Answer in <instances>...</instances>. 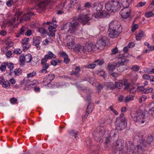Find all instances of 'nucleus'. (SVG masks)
I'll use <instances>...</instances> for the list:
<instances>
[{"label": "nucleus", "mask_w": 154, "mask_h": 154, "mask_svg": "<svg viewBox=\"0 0 154 154\" xmlns=\"http://www.w3.org/2000/svg\"><path fill=\"white\" fill-rule=\"evenodd\" d=\"M85 10H81L79 17H74L72 21L63 24L62 27V29L66 32L73 33L78 29L79 25V22L81 23L83 25L88 23L91 19V16L87 14L83 15L82 13Z\"/></svg>", "instance_id": "nucleus-1"}, {"label": "nucleus", "mask_w": 154, "mask_h": 154, "mask_svg": "<svg viewBox=\"0 0 154 154\" xmlns=\"http://www.w3.org/2000/svg\"><path fill=\"white\" fill-rule=\"evenodd\" d=\"M131 116L137 125L141 126L146 125L149 122V119L140 112H136Z\"/></svg>", "instance_id": "nucleus-2"}, {"label": "nucleus", "mask_w": 154, "mask_h": 154, "mask_svg": "<svg viewBox=\"0 0 154 154\" xmlns=\"http://www.w3.org/2000/svg\"><path fill=\"white\" fill-rule=\"evenodd\" d=\"M121 7L119 2L117 1H109L105 5L106 9L111 13H114L119 11Z\"/></svg>", "instance_id": "nucleus-3"}, {"label": "nucleus", "mask_w": 154, "mask_h": 154, "mask_svg": "<svg viewBox=\"0 0 154 154\" xmlns=\"http://www.w3.org/2000/svg\"><path fill=\"white\" fill-rule=\"evenodd\" d=\"M153 136L151 135H149L147 137L146 141L142 139L140 141V143L137 145V148L138 150H143L148 145H152L154 144V134Z\"/></svg>", "instance_id": "nucleus-4"}, {"label": "nucleus", "mask_w": 154, "mask_h": 154, "mask_svg": "<svg viewBox=\"0 0 154 154\" xmlns=\"http://www.w3.org/2000/svg\"><path fill=\"white\" fill-rule=\"evenodd\" d=\"M105 132L104 127L103 126L98 127L93 133V136L95 140L100 142L102 139Z\"/></svg>", "instance_id": "nucleus-5"}, {"label": "nucleus", "mask_w": 154, "mask_h": 154, "mask_svg": "<svg viewBox=\"0 0 154 154\" xmlns=\"http://www.w3.org/2000/svg\"><path fill=\"white\" fill-rule=\"evenodd\" d=\"M116 122L117 123L116 127L118 130H122L126 127L127 121L124 113H122L119 116L116 118Z\"/></svg>", "instance_id": "nucleus-6"}, {"label": "nucleus", "mask_w": 154, "mask_h": 154, "mask_svg": "<svg viewBox=\"0 0 154 154\" xmlns=\"http://www.w3.org/2000/svg\"><path fill=\"white\" fill-rule=\"evenodd\" d=\"M109 28L119 32H122V27L120 23L116 21H113L109 25Z\"/></svg>", "instance_id": "nucleus-7"}, {"label": "nucleus", "mask_w": 154, "mask_h": 154, "mask_svg": "<svg viewBox=\"0 0 154 154\" xmlns=\"http://www.w3.org/2000/svg\"><path fill=\"white\" fill-rule=\"evenodd\" d=\"M48 60H45V59L43 58H42L41 60V66L42 69L39 72L40 73H46L47 72V69L49 66V63L48 62Z\"/></svg>", "instance_id": "nucleus-8"}, {"label": "nucleus", "mask_w": 154, "mask_h": 154, "mask_svg": "<svg viewBox=\"0 0 154 154\" xmlns=\"http://www.w3.org/2000/svg\"><path fill=\"white\" fill-rule=\"evenodd\" d=\"M115 85L116 88H118L119 89H120L122 85H124L125 87L124 89L126 90L130 87V83L128 82L127 80L126 79H124L122 80L121 82H116L115 84Z\"/></svg>", "instance_id": "nucleus-9"}, {"label": "nucleus", "mask_w": 154, "mask_h": 154, "mask_svg": "<svg viewBox=\"0 0 154 154\" xmlns=\"http://www.w3.org/2000/svg\"><path fill=\"white\" fill-rule=\"evenodd\" d=\"M131 13V8H124L120 12V14L124 18H127L130 15Z\"/></svg>", "instance_id": "nucleus-10"}, {"label": "nucleus", "mask_w": 154, "mask_h": 154, "mask_svg": "<svg viewBox=\"0 0 154 154\" xmlns=\"http://www.w3.org/2000/svg\"><path fill=\"white\" fill-rule=\"evenodd\" d=\"M106 38L105 37L101 38L97 42L96 46L98 49H103L106 45Z\"/></svg>", "instance_id": "nucleus-11"}, {"label": "nucleus", "mask_w": 154, "mask_h": 154, "mask_svg": "<svg viewBox=\"0 0 154 154\" xmlns=\"http://www.w3.org/2000/svg\"><path fill=\"white\" fill-rule=\"evenodd\" d=\"M95 48V45L92 43H86L84 46L83 47L82 49V51L84 52H91L93 51Z\"/></svg>", "instance_id": "nucleus-12"}, {"label": "nucleus", "mask_w": 154, "mask_h": 154, "mask_svg": "<svg viewBox=\"0 0 154 154\" xmlns=\"http://www.w3.org/2000/svg\"><path fill=\"white\" fill-rule=\"evenodd\" d=\"M121 32L109 28L107 33L111 38H113L117 37Z\"/></svg>", "instance_id": "nucleus-13"}, {"label": "nucleus", "mask_w": 154, "mask_h": 154, "mask_svg": "<svg viewBox=\"0 0 154 154\" xmlns=\"http://www.w3.org/2000/svg\"><path fill=\"white\" fill-rule=\"evenodd\" d=\"M29 38H25L22 40L21 42L24 51L27 50L30 47V44L29 43Z\"/></svg>", "instance_id": "nucleus-14"}, {"label": "nucleus", "mask_w": 154, "mask_h": 154, "mask_svg": "<svg viewBox=\"0 0 154 154\" xmlns=\"http://www.w3.org/2000/svg\"><path fill=\"white\" fill-rule=\"evenodd\" d=\"M138 91L139 92H141L142 94H147L151 92L153 90L151 88L149 89H145L143 86H138L137 88Z\"/></svg>", "instance_id": "nucleus-15"}, {"label": "nucleus", "mask_w": 154, "mask_h": 154, "mask_svg": "<svg viewBox=\"0 0 154 154\" xmlns=\"http://www.w3.org/2000/svg\"><path fill=\"white\" fill-rule=\"evenodd\" d=\"M107 13L104 11H103L100 12L96 13L94 14L92 16V18L95 17L96 18H100L106 17L107 15Z\"/></svg>", "instance_id": "nucleus-16"}, {"label": "nucleus", "mask_w": 154, "mask_h": 154, "mask_svg": "<svg viewBox=\"0 0 154 154\" xmlns=\"http://www.w3.org/2000/svg\"><path fill=\"white\" fill-rule=\"evenodd\" d=\"M40 38L39 37H34L33 38V45L35 46L38 50L40 49L39 44L40 43Z\"/></svg>", "instance_id": "nucleus-17"}, {"label": "nucleus", "mask_w": 154, "mask_h": 154, "mask_svg": "<svg viewBox=\"0 0 154 154\" xmlns=\"http://www.w3.org/2000/svg\"><path fill=\"white\" fill-rule=\"evenodd\" d=\"M125 147H127V149L128 151L131 152H134V150L135 148L132 142L128 141L126 142Z\"/></svg>", "instance_id": "nucleus-18"}, {"label": "nucleus", "mask_w": 154, "mask_h": 154, "mask_svg": "<svg viewBox=\"0 0 154 154\" xmlns=\"http://www.w3.org/2000/svg\"><path fill=\"white\" fill-rule=\"evenodd\" d=\"M34 14V13L32 12H29L27 14H25L23 15L20 19V22L23 20L26 21L30 19V16Z\"/></svg>", "instance_id": "nucleus-19"}, {"label": "nucleus", "mask_w": 154, "mask_h": 154, "mask_svg": "<svg viewBox=\"0 0 154 154\" xmlns=\"http://www.w3.org/2000/svg\"><path fill=\"white\" fill-rule=\"evenodd\" d=\"M92 7L94 8L96 11H100L103 7V3L102 2H96L93 5Z\"/></svg>", "instance_id": "nucleus-20"}, {"label": "nucleus", "mask_w": 154, "mask_h": 154, "mask_svg": "<svg viewBox=\"0 0 154 154\" xmlns=\"http://www.w3.org/2000/svg\"><path fill=\"white\" fill-rule=\"evenodd\" d=\"M120 2L124 8H131L129 6L131 0H120Z\"/></svg>", "instance_id": "nucleus-21"}, {"label": "nucleus", "mask_w": 154, "mask_h": 154, "mask_svg": "<svg viewBox=\"0 0 154 154\" xmlns=\"http://www.w3.org/2000/svg\"><path fill=\"white\" fill-rule=\"evenodd\" d=\"M67 46L69 48L72 47L74 45V42L72 38V37L68 36L67 37Z\"/></svg>", "instance_id": "nucleus-22"}, {"label": "nucleus", "mask_w": 154, "mask_h": 154, "mask_svg": "<svg viewBox=\"0 0 154 154\" xmlns=\"http://www.w3.org/2000/svg\"><path fill=\"white\" fill-rule=\"evenodd\" d=\"M56 58L55 55L53 54L51 51H49L48 54L45 55L44 57L43 58L45 60H48V59H51L52 58Z\"/></svg>", "instance_id": "nucleus-23"}, {"label": "nucleus", "mask_w": 154, "mask_h": 154, "mask_svg": "<svg viewBox=\"0 0 154 154\" xmlns=\"http://www.w3.org/2000/svg\"><path fill=\"white\" fill-rule=\"evenodd\" d=\"M79 133V131H75L73 130H71L68 131V133L69 134L72 136H74L75 138L77 140L78 138V137L77 136L78 134Z\"/></svg>", "instance_id": "nucleus-24"}, {"label": "nucleus", "mask_w": 154, "mask_h": 154, "mask_svg": "<svg viewBox=\"0 0 154 154\" xmlns=\"http://www.w3.org/2000/svg\"><path fill=\"white\" fill-rule=\"evenodd\" d=\"M93 104L91 102H89L87 107L86 112L88 114L90 113L93 109Z\"/></svg>", "instance_id": "nucleus-25"}, {"label": "nucleus", "mask_w": 154, "mask_h": 154, "mask_svg": "<svg viewBox=\"0 0 154 154\" xmlns=\"http://www.w3.org/2000/svg\"><path fill=\"white\" fill-rule=\"evenodd\" d=\"M72 4H73L71 2H69L65 1L63 3L62 7L64 8L67 9L68 10L69 8L71 7V5Z\"/></svg>", "instance_id": "nucleus-26"}, {"label": "nucleus", "mask_w": 154, "mask_h": 154, "mask_svg": "<svg viewBox=\"0 0 154 154\" xmlns=\"http://www.w3.org/2000/svg\"><path fill=\"white\" fill-rule=\"evenodd\" d=\"M47 5V3L46 2H40L39 3L38 5V8H39L42 9V10H43L45 6Z\"/></svg>", "instance_id": "nucleus-27"}, {"label": "nucleus", "mask_w": 154, "mask_h": 154, "mask_svg": "<svg viewBox=\"0 0 154 154\" xmlns=\"http://www.w3.org/2000/svg\"><path fill=\"white\" fill-rule=\"evenodd\" d=\"M123 148V146L121 142L117 141L116 143V148L119 151L121 150Z\"/></svg>", "instance_id": "nucleus-28"}, {"label": "nucleus", "mask_w": 154, "mask_h": 154, "mask_svg": "<svg viewBox=\"0 0 154 154\" xmlns=\"http://www.w3.org/2000/svg\"><path fill=\"white\" fill-rule=\"evenodd\" d=\"M127 62L128 61H127L125 59H122L121 62H119L116 64V66L119 67L120 65L122 66L125 64L127 63Z\"/></svg>", "instance_id": "nucleus-29"}, {"label": "nucleus", "mask_w": 154, "mask_h": 154, "mask_svg": "<svg viewBox=\"0 0 154 154\" xmlns=\"http://www.w3.org/2000/svg\"><path fill=\"white\" fill-rule=\"evenodd\" d=\"M143 31H141L138 34L136 35V38L137 40H140L141 38L143 36Z\"/></svg>", "instance_id": "nucleus-30"}, {"label": "nucleus", "mask_w": 154, "mask_h": 154, "mask_svg": "<svg viewBox=\"0 0 154 154\" xmlns=\"http://www.w3.org/2000/svg\"><path fill=\"white\" fill-rule=\"evenodd\" d=\"M32 58L31 55L28 54L25 56V60L27 63H30L32 60Z\"/></svg>", "instance_id": "nucleus-31"}, {"label": "nucleus", "mask_w": 154, "mask_h": 154, "mask_svg": "<svg viewBox=\"0 0 154 154\" xmlns=\"http://www.w3.org/2000/svg\"><path fill=\"white\" fill-rule=\"evenodd\" d=\"M20 65L23 66L24 65L25 60V56L23 55H21L20 57Z\"/></svg>", "instance_id": "nucleus-32"}, {"label": "nucleus", "mask_w": 154, "mask_h": 154, "mask_svg": "<svg viewBox=\"0 0 154 154\" xmlns=\"http://www.w3.org/2000/svg\"><path fill=\"white\" fill-rule=\"evenodd\" d=\"M134 97L132 96L128 95L125 97V103H128L133 100Z\"/></svg>", "instance_id": "nucleus-33"}, {"label": "nucleus", "mask_w": 154, "mask_h": 154, "mask_svg": "<svg viewBox=\"0 0 154 154\" xmlns=\"http://www.w3.org/2000/svg\"><path fill=\"white\" fill-rule=\"evenodd\" d=\"M28 28L24 26H22L19 30V33L20 34L24 35V32L28 29Z\"/></svg>", "instance_id": "nucleus-34"}, {"label": "nucleus", "mask_w": 154, "mask_h": 154, "mask_svg": "<svg viewBox=\"0 0 154 154\" xmlns=\"http://www.w3.org/2000/svg\"><path fill=\"white\" fill-rule=\"evenodd\" d=\"M83 47L82 46L80 45L79 44L77 45L74 48V50L75 51H79L81 50L82 51V49Z\"/></svg>", "instance_id": "nucleus-35"}, {"label": "nucleus", "mask_w": 154, "mask_h": 154, "mask_svg": "<svg viewBox=\"0 0 154 154\" xmlns=\"http://www.w3.org/2000/svg\"><path fill=\"white\" fill-rule=\"evenodd\" d=\"M14 72L15 75H19L22 72L21 69L19 68L15 69L14 70Z\"/></svg>", "instance_id": "nucleus-36"}, {"label": "nucleus", "mask_w": 154, "mask_h": 154, "mask_svg": "<svg viewBox=\"0 0 154 154\" xmlns=\"http://www.w3.org/2000/svg\"><path fill=\"white\" fill-rule=\"evenodd\" d=\"M54 78V74H50L46 76L45 79H46L48 80H49L50 82H51Z\"/></svg>", "instance_id": "nucleus-37"}, {"label": "nucleus", "mask_w": 154, "mask_h": 154, "mask_svg": "<svg viewBox=\"0 0 154 154\" xmlns=\"http://www.w3.org/2000/svg\"><path fill=\"white\" fill-rule=\"evenodd\" d=\"M116 66L115 65L113 64H109L107 67V69L108 70L113 71L115 68Z\"/></svg>", "instance_id": "nucleus-38"}, {"label": "nucleus", "mask_w": 154, "mask_h": 154, "mask_svg": "<svg viewBox=\"0 0 154 154\" xmlns=\"http://www.w3.org/2000/svg\"><path fill=\"white\" fill-rule=\"evenodd\" d=\"M60 61L59 60H52L51 62V64L53 66H56L58 63H60Z\"/></svg>", "instance_id": "nucleus-39"}, {"label": "nucleus", "mask_w": 154, "mask_h": 154, "mask_svg": "<svg viewBox=\"0 0 154 154\" xmlns=\"http://www.w3.org/2000/svg\"><path fill=\"white\" fill-rule=\"evenodd\" d=\"M145 16L147 17H149L154 16V14L152 11L148 12L145 13Z\"/></svg>", "instance_id": "nucleus-40"}, {"label": "nucleus", "mask_w": 154, "mask_h": 154, "mask_svg": "<svg viewBox=\"0 0 154 154\" xmlns=\"http://www.w3.org/2000/svg\"><path fill=\"white\" fill-rule=\"evenodd\" d=\"M94 62L96 63L97 65H101L104 63V61L103 59H101L96 60Z\"/></svg>", "instance_id": "nucleus-41"}, {"label": "nucleus", "mask_w": 154, "mask_h": 154, "mask_svg": "<svg viewBox=\"0 0 154 154\" xmlns=\"http://www.w3.org/2000/svg\"><path fill=\"white\" fill-rule=\"evenodd\" d=\"M30 62L32 66H35L37 64V60L35 58H32Z\"/></svg>", "instance_id": "nucleus-42"}, {"label": "nucleus", "mask_w": 154, "mask_h": 154, "mask_svg": "<svg viewBox=\"0 0 154 154\" xmlns=\"http://www.w3.org/2000/svg\"><path fill=\"white\" fill-rule=\"evenodd\" d=\"M6 66H7L8 68L10 69V71L12 70L14 67V65L12 63H6Z\"/></svg>", "instance_id": "nucleus-43"}, {"label": "nucleus", "mask_w": 154, "mask_h": 154, "mask_svg": "<svg viewBox=\"0 0 154 154\" xmlns=\"http://www.w3.org/2000/svg\"><path fill=\"white\" fill-rule=\"evenodd\" d=\"M96 66V64L95 63H92L89 64L87 66H86V67L88 69H94Z\"/></svg>", "instance_id": "nucleus-44"}, {"label": "nucleus", "mask_w": 154, "mask_h": 154, "mask_svg": "<svg viewBox=\"0 0 154 154\" xmlns=\"http://www.w3.org/2000/svg\"><path fill=\"white\" fill-rule=\"evenodd\" d=\"M147 98L146 96L145 95H142L139 99V102L140 103H141L142 102L144 101Z\"/></svg>", "instance_id": "nucleus-45"}, {"label": "nucleus", "mask_w": 154, "mask_h": 154, "mask_svg": "<svg viewBox=\"0 0 154 154\" xmlns=\"http://www.w3.org/2000/svg\"><path fill=\"white\" fill-rule=\"evenodd\" d=\"M10 86V83L8 82H4L2 84V86L3 87L5 88H8Z\"/></svg>", "instance_id": "nucleus-46"}, {"label": "nucleus", "mask_w": 154, "mask_h": 154, "mask_svg": "<svg viewBox=\"0 0 154 154\" xmlns=\"http://www.w3.org/2000/svg\"><path fill=\"white\" fill-rule=\"evenodd\" d=\"M38 84V82L36 80H35L30 83L29 85L30 87L32 86H34L35 87L37 85V84Z\"/></svg>", "instance_id": "nucleus-47"}, {"label": "nucleus", "mask_w": 154, "mask_h": 154, "mask_svg": "<svg viewBox=\"0 0 154 154\" xmlns=\"http://www.w3.org/2000/svg\"><path fill=\"white\" fill-rule=\"evenodd\" d=\"M14 1L13 0H9L6 3V5L8 7H11L13 4Z\"/></svg>", "instance_id": "nucleus-48"}, {"label": "nucleus", "mask_w": 154, "mask_h": 154, "mask_svg": "<svg viewBox=\"0 0 154 154\" xmlns=\"http://www.w3.org/2000/svg\"><path fill=\"white\" fill-rule=\"evenodd\" d=\"M6 65L4 63L1 65L0 69L2 71H5V70Z\"/></svg>", "instance_id": "nucleus-49"}, {"label": "nucleus", "mask_w": 154, "mask_h": 154, "mask_svg": "<svg viewBox=\"0 0 154 154\" xmlns=\"http://www.w3.org/2000/svg\"><path fill=\"white\" fill-rule=\"evenodd\" d=\"M75 85L79 89H81L82 91H84L85 90L84 89H82V85L79 82H76L75 83Z\"/></svg>", "instance_id": "nucleus-50"}, {"label": "nucleus", "mask_w": 154, "mask_h": 154, "mask_svg": "<svg viewBox=\"0 0 154 154\" xmlns=\"http://www.w3.org/2000/svg\"><path fill=\"white\" fill-rule=\"evenodd\" d=\"M10 101L12 104H14L17 101V99L14 97H13L10 99Z\"/></svg>", "instance_id": "nucleus-51"}, {"label": "nucleus", "mask_w": 154, "mask_h": 154, "mask_svg": "<svg viewBox=\"0 0 154 154\" xmlns=\"http://www.w3.org/2000/svg\"><path fill=\"white\" fill-rule=\"evenodd\" d=\"M116 135V134L114 131H111L110 134V135L109 137H110V138H111L112 137H115V136Z\"/></svg>", "instance_id": "nucleus-52"}, {"label": "nucleus", "mask_w": 154, "mask_h": 154, "mask_svg": "<svg viewBox=\"0 0 154 154\" xmlns=\"http://www.w3.org/2000/svg\"><path fill=\"white\" fill-rule=\"evenodd\" d=\"M26 31V32L25 33V35H26L29 36H30L32 34V32L31 30L27 29Z\"/></svg>", "instance_id": "nucleus-53"}, {"label": "nucleus", "mask_w": 154, "mask_h": 154, "mask_svg": "<svg viewBox=\"0 0 154 154\" xmlns=\"http://www.w3.org/2000/svg\"><path fill=\"white\" fill-rule=\"evenodd\" d=\"M149 75L147 74H145L143 75V78L144 79L148 80L150 78Z\"/></svg>", "instance_id": "nucleus-54"}, {"label": "nucleus", "mask_w": 154, "mask_h": 154, "mask_svg": "<svg viewBox=\"0 0 154 154\" xmlns=\"http://www.w3.org/2000/svg\"><path fill=\"white\" fill-rule=\"evenodd\" d=\"M118 52V48L117 47H115L112 50V54H115Z\"/></svg>", "instance_id": "nucleus-55"}, {"label": "nucleus", "mask_w": 154, "mask_h": 154, "mask_svg": "<svg viewBox=\"0 0 154 154\" xmlns=\"http://www.w3.org/2000/svg\"><path fill=\"white\" fill-rule=\"evenodd\" d=\"M38 30V31L42 34H44L46 32V30L43 28H39Z\"/></svg>", "instance_id": "nucleus-56"}, {"label": "nucleus", "mask_w": 154, "mask_h": 154, "mask_svg": "<svg viewBox=\"0 0 154 154\" xmlns=\"http://www.w3.org/2000/svg\"><path fill=\"white\" fill-rule=\"evenodd\" d=\"M14 52L15 54H20L21 53L22 51L20 49H15L14 51Z\"/></svg>", "instance_id": "nucleus-57"}, {"label": "nucleus", "mask_w": 154, "mask_h": 154, "mask_svg": "<svg viewBox=\"0 0 154 154\" xmlns=\"http://www.w3.org/2000/svg\"><path fill=\"white\" fill-rule=\"evenodd\" d=\"M54 32L49 31L48 33V35L49 36L54 37L55 36V34Z\"/></svg>", "instance_id": "nucleus-58"}, {"label": "nucleus", "mask_w": 154, "mask_h": 154, "mask_svg": "<svg viewBox=\"0 0 154 154\" xmlns=\"http://www.w3.org/2000/svg\"><path fill=\"white\" fill-rule=\"evenodd\" d=\"M36 75V73L35 72H32L30 73L27 74V76L28 78L31 77L33 76H34Z\"/></svg>", "instance_id": "nucleus-59"}, {"label": "nucleus", "mask_w": 154, "mask_h": 154, "mask_svg": "<svg viewBox=\"0 0 154 154\" xmlns=\"http://www.w3.org/2000/svg\"><path fill=\"white\" fill-rule=\"evenodd\" d=\"M84 6L86 8H90L91 6V4L89 2H86Z\"/></svg>", "instance_id": "nucleus-60"}, {"label": "nucleus", "mask_w": 154, "mask_h": 154, "mask_svg": "<svg viewBox=\"0 0 154 154\" xmlns=\"http://www.w3.org/2000/svg\"><path fill=\"white\" fill-rule=\"evenodd\" d=\"M139 69V68L136 65H135L133 66L131 68V69L132 70L134 71H138Z\"/></svg>", "instance_id": "nucleus-61"}, {"label": "nucleus", "mask_w": 154, "mask_h": 154, "mask_svg": "<svg viewBox=\"0 0 154 154\" xmlns=\"http://www.w3.org/2000/svg\"><path fill=\"white\" fill-rule=\"evenodd\" d=\"M149 113L154 117V107L152 108L149 111Z\"/></svg>", "instance_id": "nucleus-62"}, {"label": "nucleus", "mask_w": 154, "mask_h": 154, "mask_svg": "<svg viewBox=\"0 0 154 154\" xmlns=\"http://www.w3.org/2000/svg\"><path fill=\"white\" fill-rule=\"evenodd\" d=\"M48 29L49 31L55 32L56 31V28L52 26H50L48 28Z\"/></svg>", "instance_id": "nucleus-63"}, {"label": "nucleus", "mask_w": 154, "mask_h": 154, "mask_svg": "<svg viewBox=\"0 0 154 154\" xmlns=\"http://www.w3.org/2000/svg\"><path fill=\"white\" fill-rule=\"evenodd\" d=\"M135 46V44L133 42H130L127 45L128 48H132Z\"/></svg>", "instance_id": "nucleus-64"}]
</instances>
